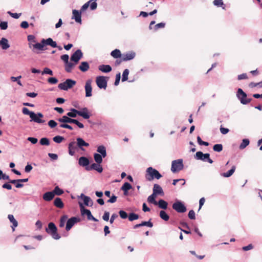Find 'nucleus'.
I'll return each mask as SVG.
<instances>
[{
    "label": "nucleus",
    "instance_id": "nucleus-49",
    "mask_svg": "<svg viewBox=\"0 0 262 262\" xmlns=\"http://www.w3.org/2000/svg\"><path fill=\"white\" fill-rule=\"evenodd\" d=\"M94 0H90L89 2H88L87 3H85L81 7V9H80V11L81 12H84L86 9H88V8L89 7V5H90V3H91L92 1H93Z\"/></svg>",
    "mask_w": 262,
    "mask_h": 262
},
{
    "label": "nucleus",
    "instance_id": "nucleus-27",
    "mask_svg": "<svg viewBox=\"0 0 262 262\" xmlns=\"http://www.w3.org/2000/svg\"><path fill=\"white\" fill-rule=\"evenodd\" d=\"M97 151L105 158L107 156L106 148L104 145H99L97 147Z\"/></svg>",
    "mask_w": 262,
    "mask_h": 262
},
{
    "label": "nucleus",
    "instance_id": "nucleus-61",
    "mask_svg": "<svg viewBox=\"0 0 262 262\" xmlns=\"http://www.w3.org/2000/svg\"><path fill=\"white\" fill-rule=\"evenodd\" d=\"M188 217L191 220H194L195 219V212L193 210H191L189 211Z\"/></svg>",
    "mask_w": 262,
    "mask_h": 262
},
{
    "label": "nucleus",
    "instance_id": "nucleus-7",
    "mask_svg": "<svg viewBox=\"0 0 262 262\" xmlns=\"http://www.w3.org/2000/svg\"><path fill=\"white\" fill-rule=\"evenodd\" d=\"M184 167L183 160L182 159L175 160L172 161L171 170L176 173L182 170Z\"/></svg>",
    "mask_w": 262,
    "mask_h": 262
},
{
    "label": "nucleus",
    "instance_id": "nucleus-55",
    "mask_svg": "<svg viewBox=\"0 0 262 262\" xmlns=\"http://www.w3.org/2000/svg\"><path fill=\"white\" fill-rule=\"evenodd\" d=\"M165 26V23H160L156 24L154 27V29L155 31H157L158 29L160 28H164Z\"/></svg>",
    "mask_w": 262,
    "mask_h": 262
},
{
    "label": "nucleus",
    "instance_id": "nucleus-30",
    "mask_svg": "<svg viewBox=\"0 0 262 262\" xmlns=\"http://www.w3.org/2000/svg\"><path fill=\"white\" fill-rule=\"evenodd\" d=\"M76 63H75L74 62H68V63H65V70L68 73H71L72 72V69L75 67Z\"/></svg>",
    "mask_w": 262,
    "mask_h": 262
},
{
    "label": "nucleus",
    "instance_id": "nucleus-57",
    "mask_svg": "<svg viewBox=\"0 0 262 262\" xmlns=\"http://www.w3.org/2000/svg\"><path fill=\"white\" fill-rule=\"evenodd\" d=\"M48 125L51 127V128H54L55 127H56L57 125V122L54 121V120H50L48 123Z\"/></svg>",
    "mask_w": 262,
    "mask_h": 262
},
{
    "label": "nucleus",
    "instance_id": "nucleus-44",
    "mask_svg": "<svg viewBox=\"0 0 262 262\" xmlns=\"http://www.w3.org/2000/svg\"><path fill=\"white\" fill-rule=\"evenodd\" d=\"M129 74V70L125 69L122 73V81L124 82L128 79V75Z\"/></svg>",
    "mask_w": 262,
    "mask_h": 262
},
{
    "label": "nucleus",
    "instance_id": "nucleus-46",
    "mask_svg": "<svg viewBox=\"0 0 262 262\" xmlns=\"http://www.w3.org/2000/svg\"><path fill=\"white\" fill-rule=\"evenodd\" d=\"M213 149L215 151L220 152L223 150V145L221 144H216L214 145Z\"/></svg>",
    "mask_w": 262,
    "mask_h": 262
},
{
    "label": "nucleus",
    "instance_id": "nucleus-26",
    "mask_svg": "<svg viewBox=\"0 0 262 262\" xmlns=\"http://www.w3.org/2000/svg\"><path fill=\"white\" fill-rule=\"evenodd\" d=\"M98 69L103 73H108L112 70V67L108 64H102L99 66Z\"/></svg>",
    "mask_w": 262,
    "mask_h": 262
},
{
    "label": "nucleus",
    "instance_id": "nucleus-2",
    "mask_svg": "<svg viewBox=\"0 0 262 262\" xmlns=\"http://www.w3.org/2000/svg\"><path fill=\"white\" fill-rule=\"evenodd\" d=\"M22 113L24 115H29L31 118L30 121L41 124L45 122L44 120L41 119L43 117V115L41 113H35L34 112L30 111L27 107H23Z\"/></svg>",
    "mask_w": 262,
    "mask_h": 262
},
{
    "label": "nucleus",
    "instance_id": "nucleus-52",
    "mask_svg": "<svg viewBox=\"0 0 262 262\" xmlns=\"http://www.w3.org/2000/svg\"><path fill=\"white\" fill-rule=\"evenodd\" d=\"M7 13L9 14L11 17L15 19H18L21 15V13H12L10 11H8Z\"/></svg>",
    "mask_w": 262,
    "mask_h": 262
},
{
    "label": "nucleus",
    "instance_id": "nucleus-41",
    "mask_svg": "<svg viewBox=\"0 0 262 262\" xmlns=\"http://www.w3.org/2000/svg\"><path fill=\"white\" fill-rule=\"evenodd\" d=\"M53 192V193L54 194V195H61L64 192L63 190L62 189H61V188H60L58 186H56L54 188Z\"/></svg>",
    "mask_w": 262,
    "mask_h": 262
},
{
    "label": "nucleus",
    "instance_id": "nucleus-32",
    "mask_svg": "<svg viewBox=\"0 0 262 262\" xmlns=\"http://www.w3.org/2000/svg\"><path fill=\"white\" fill-rule=\"evenodd\" d=\"M157 202H158L157 205H158V206L160 208L164 209V210H165L167 208L168 203L167 202H166L164 200L160 199Z\"/></svg>",
    "mask_w": 262,
    "mask_h": 262
},
{
    "label": "nucleus",
    "instance_id": "nucleus-15",
    "mask_svg": "<svg viewBox=\"0 0 262 262\" xmlns=\"http://www.w3.org/2000/svg\"><path fill=\"white\" fill-rule=\"evenodd\" d=\"M81 13L80 11L77 10L76 9L73 10L72 11V18L75 19L76 23L81 24Z\"/></svg>",
    "mask_w": 262,
    "mask_h": 262
},
{
    "label": "nucleus",
    "instance_id": "nucleus-40",
    "mask_svg": "<svg viewBox=\"0 0 262 262\" xmlns=\"http://www.w3.org/2000/svg\"><path fill=\"white\" fill-rule=\"evenodd\" d=\"M128 220L130 222L138 220L139 218V216L138 214L134 212L129 213L128 214Z\"/></svg>",
    "mask_w": 262,
    "mask_h": 262
},
{
    "label": "nucleus",
    "instance_id": "nucleus-51",
    "mask_svg": "<svg viewBox=\"0 0 262 262\" xmlns=\"http://www.w3.org/2000/svg\"><path fill=\"white\" fill-rule=\"evenodd\" d=\"M119 214L122 219H125L128 216L127 213L125 211L122 210L119 211Z\"/></svg>",
    "mask_w": 262,
    "mask_h": 262
},
{
    "label": "nucleus",
    "instance_id": "nucleus-31",
    "mask_svg": "<svg viewBox=\"0 0 262 262\" xmlns=\"http://www.w3.org/2000/svg\"><path fill=\"white\" fill-rule=\"evenodd\" d=\"M54 205L59 208H62L64 207V204L60 198H55L54 201Z\"/></svg>",
    "mask_w": 262,
    "mask_h": 262
},
{
    "label": "nucleus",
    "instance_id": "nucleus-42",
    "mask_svg": "<svg viewBox=\"0 0 262 262\" xmlns=\"http://www.w3.org/2000/svg\"><path fill=\"white\" fill-rule=\"evenodd\" d=\"M39 143L41 145L48 146L50 145V140L48 138L44 137L40 139Z\"/></svg>",
    "mask_w": 262,
    "mask_h": 262
},
{
    "label": "nucleus",
    "instance_id": "nucleus-21",
    "mask_svg": "<svg viewBox=\"0 0 262 262\" xmlns=\"http://www.w3.org/2000/svg\"><path fill=\"white\" fill-rule=\"evenodd\" d=\"M80 197L83 199L85 205L92 206L93 205V202L90 197L86 196L83 193L81 194Z\"/></svg>",
    "mask_w": 262,
    "mask_h": 262
},
{
    "label": "nucleus",
    "instance_id": "nucleus-60",
    "mask_svg": "<svg viewBox=\"0 0 262 262\" xmlns=\"http://www.w3.org/2000/svg\"><path fill=\"white\" fill-rule=\"evenodd\" d=\"M110 217V212L108 211H105L103 216L102 219L105 221H108Z\"/></svg>",
    "mask_w": 262,
    "mask_h": 262
},
{
    "label": "nucleus",
    "instance_id": "nucleus-12",
    "mask_svg": "<svg viewBox=\"0 0 262 262\" xmlns=\"http://www.w3.org/2000/svg\"><path fill=\"white\" fill-rule=\"evenodd\" d=\"M96 82L98 87L100 89H105L107 87L106 77L103 76H97L96 78Z\"/></svg>",
    "mask_w": 262,
    "mask_h": 262
},
{
    "label": "nucleus",
    "instance_id": "nucleus-62",
    "mask_svg": "<svg viewBox=\"0 0 262 262\" xmlns=\"http://www.w3.org/2000/svg\"><path fill=\"white\" fill-rule=\"evenodd\" d=\"M120 80V73H119L116 74V79H115V81L114 82V85L116 86L118 85L119 83Z\"/></svg>",
    "mask_w": 262,
    "mask_h": 262
},
{
    "label": "nucleus",
    "instance_id": "nucleus-33",
    "mask_svg": "<svg viewBox=\"0 0 262 262\" xmlns=\"http://www.w3.org/2000/svg\"><path fill=\"white\" fill-rule=\"evenodd\" d=\"M235 166H233L231 169L228 170L227 172L221 173V176L225 178H229L233 174L235 170Z\"/></svg>",
    "mask_w": 262,
    "mask_h": 262
},
{
    "label": "nucleus",
    "instance_id": "nucleus-22",
    "mask_svg": "<svg viewBox=\"0 0 262 262\" xmlns=\"http://www.w3.org/2000/svg\"><path fill=\"white\" fill-rule=\"evenodd\" d=\"M42 42H43L45 46H50L52 48L57 47L56 42L54 41L51 38H48L46 39H42Z\"/></svg>",
    "mask_w": 262,
    "mask_h": 262
},
{
    "label": "nucleus",
    "instance_id": "nucleus-59",
    "mask_svg": "<svg viewBox=\"0 0 262 262\" xmlns=\"http://www.w3.org/2000/svg\"><path fill=\"white\" fill-rule=\"evenodd\" d=\"M60 58L64 63H68L69 62V56L68 54H64L61 56Z\"/></svg>",
    "mask_w": 262,
    "mask_h": 262
},
{
    "label": "nucleus",
    "instance_id": "nucleus-18",
    "mask_svg": "<svg viewBox=\"0 0 262 262\" xmlns=\"http://www.w3.org/2000/svg\"><path fill=\"white\" fill-rule=\"evenodd\" d=\"M91 80H88L85 84V96L86 97H89L92 96V88L91 86Z\"/></svg>",
    "mask_w": 262,
    "mask_h": 262
},
{
    "label": "nucleus",
    "instance_id": "nucleus-36",
    "mask_svg": "<svg viewBox=\"0 0 262 262\" xmlns=\"http://www.w3.org/2000/svg\"><path fill=\"white\" fill-rule=\"evenodd\" d=\"M157 195H154L152 193L147 198V201L149 203L153 204L155 205H157L158 202L156 201Z\"/></svg>",
    "mask_w": 262,
    "mask_h": 262
},
{
    "label": "nucleus",
    "instance_id": "nucleus-56",
    "mask_svg": "<svg viewBox=\"0 0 262 262\" xmlns=\"http://www.w3.org/2000/svg\"><path fill=\"white\" fill-rule=\"evenodd\" d=\"M8 28V23L7 21H1L0 28L2 30H6Z\"/></svg>",
    "mask_w": 262,
    "mask_h": 262
},
{
    "label": "nucleus",
    "instance_id": "nucleus-6",
    "mask_svg": "<svg viewBox=\"0 0 262 262\" xmlns=\"http://www.w3.org/2000/svg\"><path fill=\"white\" fill-rule=\"evenodd\" d=\"M236 97L241 103L245 105L250 103L252 100L251 98H247V94L241 88L237 89Z\"/></svg>",
    "mask_w": 262,
    "mask_h": 262
},
{
    "label": "nucleus",
    "instance_id": "nucleus-1",
    "mask_svg": "<svg viewBox=\"0 0 262 262\" xmlns=\"http://www.w3.org/2000/svg\"><path fill=\"white\" fill-rule=\"evenodd\" d=\"M70 111V112H68L67 115L71 118H76L78 115L84 119H88L91 116L89 111L86 107L82 108L80 111L73 108H71Z\"/></svg>",
    "mask_w": 262,
    "mask_h": 262
},
{
    "label": "nucleus",
    "instance_id": "nucleus-13",
    "mask_svg": "<svg viewBox=\"0 0 262 262\" xmlns=\"http://www.w3.org/2000/svg\"><path fill=\"white\" fill-rule=\"evenodd\" d=\"M83 54L80 49L77 50L71 56V61L77 63L82 58Z\"/></svg>",
    "mask_w": 262,
    "mask_h": 262
},
{
    "label": "nucleus",
    "instance_id": "nucleus-9",
    "mask_svg": "<svg viewBox=\"0 0 262 262\" xmlns=\"http://www.w3.org/2000/svg\"><path fill=\"white\" fill-rule=\"evenodd\" d=\"M194 157L197 160H200L203 162H208L210 164L213 162V160L210 158V154L208 153L204 154L200 151H197Z\"/></svg>",
    "mask_w": 262,
    "mask_h": 262
},
{
    "label": "nucleus",
    "instance_id": "nucleus-38",
    "mask_svg": "<svg viewBox=\"0 0 262 262\" xmlns=\"http://www.w3.org/2000/svg\"><path fill=\"white\" fill-rule=\"evenodd\" d=\"M94 158L95 162L98 164H100L102 162L103 158V156L98 153H95L94 154Z\"/></svg>",
    "mask_w": 262,
    "mask_h": 262
},
{
    "label": "nucleus",
    "instance_id": "nucleus-48",
    "mask_svg": "<svg viewBox=\"0 0 262 262\" xmlns=\"http://www.w3.org/2000/svg\"><path fill=\"white\" fill-rule=\"evenodd\" d=\"M64 140V138L60 136H56L53 138V140L57 143H60Z\"/></svg>",
    "mask_w": 262,
    "mask_h": 262
},
{
    "label": "nucleus",
    "instance_id": "nucleus-45",
    "mask_svg": "<svg viewBox=\"0 0 262 262\" xmlns=\"http://www.w3.org/2000/svg\"><path fill=\"white\" fill-rule=\"evenodd\" d=\"M132 188V185L128 182H125L122 186L121 189L125 190V191H128Z\"/></svg>",
    "mask_w": 262,
    "mask_h": 262
},
{
    "label": "nucleus",
    "instance_id": "nucleus-14",
    "mask_svg": "<svg viewBox=\"0 0 262 262\" xmlns=\"http://www.w3.org/2000/svg\"><path fill=\"white\" fill-rule=\"evenodd\" d=\"M80 221V219L77 217H72L67 221L66 229L67 231H69L72 227L77 222Z\"/></svg>",
    "mask_w": 262,
    "mask_h": 262
},
{
    "label": "nucleus",
    "instance_id": "nucleus-19",
    "mask_svg": "<svg viewBox=\"0 0 262 262\" xmlns=\"http://www.w3.org/2000/svg\"><path fill=\"white\" fill-rule=\"evenodd\" d=\"M76 143L77 146L82 151H84L83 146H89V144L86 142L82 138L78 137L76 139Z\"/></svg>",
    "mask_w": 262,
    "mask_h": 262
},
{
    "label": "nucleus",
    "instance_id": "nucleus-16",
    "mask_svg": "<svg viewBox=\"0 0 262 262\" xmlns=\"http://www.w3.org/2000/svg\"><path fill=\"white\" fill-rule=\"evenodd\" d=\"M92 169L95 170L99 173H101L103 171V168L98 163H93L91 166L85 167V170L87 171H90Z\"/></svg>",
    "mask_w": 262,
    "mask_h": 262
},
{
    "label": "nucleus",
    "instance_id": "nucleus-23",
    "mask_svg": "<svg viewBox=\"0 0 262 262\" xmlns=\"http://www.w3.org/2000/svg\"><path fill=\"white\" fill-rule=\"evenodd\" d=\"M153 193L154 195H163V191L162 187L158 184H154L153 188Z\"/></svg>",
    "mask_w": 262,
    "mask_h": 262
},
{
    "label": "nucleus",
    "instance_id": "nucleus-24",
    "mask_svg": "<svg viewBox=\"0 0 262 262\" xmlns=\"http://www.w3.org/2000/svg\"><path fill=\"white\" fill-rule=\"evenodd\" d=\"M54 194L52 191H48L43 194L42 199L46 201H50L54 198Z\"/></svg>",
    "mask_w": 262,
    "mask_h": 262
},
{
    "label": "nucleus",
    "instance_id": "nucleus-35",
    "mask_svg": "<svg viewBox=\"0 0 262 262\" xmlns=\"http://www.w3.org/2000/svg\"><path fill=\"white\" fill-rule=\"evenodd\" d=\"M159 216L164 221H168L169 219V215L164 210H161L159 212Z\"/></svg>",
    "mask_w": 262,
    "mask_h": 262
},
{
    "label": "nucleus",
    "instance_id": "nucleus-4",
    "mask_svg": "<svg viewBox=\"0 0 262 262\" xmlns=\"http://www.w3.org/2000/svg\"><path fill=\"white\" fill-rule=\"evenodd\" d=\"M58 121L61 123L75 124L80 128H83L84 127V125L82 123L80 122L76 119H73V118L68 116L67 115L63 116L62 117L58 118Z\"/></svg>",
    "mask_w": 262,
    "mask_h": 262
},
{
    "label": "nucleus",
    "instance_id": "nucleus-47",
    "mask_svg": "<svg viewBox=\"0 0 262 262\" xmlns=\"http://www.w3.org/2000/svg\"><path fill=\"white\" fill-rule=\"evenodd\" d=\"M151 219H150L148 221H143L141 224V226H147L148 227L151 228L153 227V223L150 221Z\"/></svg>",
    "mask_w": 262,
    "mask_h": 262
},
{
    "label": "nucleus",
    "instance_id": "nucleus-25",
    "mask_svg": "<svg viewBox=\"0 0 262 262\" xmlns=\"http://www.w3.org/2000/svg\"><path fill=\"white\" fill-rule=\"evenodd\" d=\"M0 46L3 50L8 49L10 47L8 39L6 38H2L1 40H0Z\"/></svg>",
    "mask_w": 262,
    "mask_h": 262
},
{
    "label": "nucleus",
    "instance_id": "nucleus-39",
    "mask_svg": "<svg viewBox=\"0 0 262 262\" xmlns=\"http://www.w3.org/2000/svg\"><path fill=\"white\" fill-rule=\"evenodd\" d=\"M250 143L249 140L248 139H244L242 140V143L239 145V149H243L246 148Z\"/></svg>",
    "mask_w": 262,
    "mask_h": 262
},
{
    "label": "nucleus",
    "instance_id": "nucleus-29",
    "mask_svg": "<svg viewBox=\"0 0 262 262\" xmlns=\"http://www.w3.org/2000/svg\"><path fill=\"white\" fill-rule=\"evenodd\" d=\"M32 46L34 49L43 51L44 50V47L45 46V45L43 42H42V39H41L40 42H37L35 44L33 45Z\"/></svg>",
    "mask_w": 262,
    "mask_h": 262
},
{
    "label": "nucleus",
    "instance_id": "nucleus-50",
    "mask_svg": "<svg viewBox=\"0 0 262 262\" xmlns=\"http://www.w3.org/2000/svg\"><path fill=\"white\" fill-rule=\"evenodd\" d=\"M41 74H42V75H43V74H49L50 75H53V71L48 68H44L43 71L42 72Z\"/></svg>",
    "mask_w": 262,
    "mask_h": 262
},
{
    "label": "nucleus",
    "instance_id": "nucleus-63",
    "mask_svg": "<svg viewBox=\"0 0 262 262\" xmlns=\"http://www.w3.org/2000/svg\"><path fill=\"white\" fill-rule=\"evenodd\" d=\"M2 188L4 189H7L8 190H11L12 189V186L9 183V182L8 183H5L2 185Z\"/></svg>",
    "mask_w": 262,
    "mask_h": 262
},
{
    "label": "nucleus",
    "instance_id": "nucleus-5",
    "mask_svg": "<svg viewBox=\"0 0 262 262\" xmlns=\"http://www.w3.org/2000/svg\"><path fill=\"white\" fill-rule=\"evenodd\" d=\"M146 179L149 181H151L155 178L158 180L162 177L160 172L151 167H149L146 169Z\"/></svg>",
    "mask_w": 262,
    "mask_h": 262
},
{
    "label": "nucleus",
    "instance_id": "nucleus-43",
    "mask_svg": "<svg viewBox=\"0 0 262 262\" xmlns=\"http://www.w3.org/2000/svg\"><path fill=\"white\" fill-rule=\"evenodd\" d=\"M68 216L66 215L61 216L59 222V227H63L65 225V223L67 221Z\"/></svg>",
    "mask_w": 262,
    "mask_h": 262
},
{
    "label": "nucleus",
    "instance_id": "nucleus-64",
    "mask_svg": "<svg viewBox=\"0 0 262 262\" xmlns=\"http://www.w3.org/2000/svg\"><path fill=\"white\" fill-rule=\"evenodd\" d=\"M29 24L27 21H23L21 23L20 26L23 29H27L29 27Z\"/></svg>",
    "mask_w": 262,
    "mask_h": 262
},
{
    "label": "nucleus",
    "instance_id": "nucleus-8",
    "mask_svg": "<svg viewBox=\"0 0 262 262\" xmlns=\"http://www.w3.org/2000/svg\"><path fill=\"white\" fill-rule=\"evenodd\" d=\"M76 83V81L74 80L67 79L64 82L58 84V88L62 90L67 91L68 89L72 88Z\"/></svg>",
    "mask_w": 262,
    "mask_h": 262
},
{
    "label": "nucleus",
    "instance_id": "nucleus-34",
    "mask_svg": "<svg viewBox=\"0 0 262 262\" xmlns=\"http://www.w3.org/2000/svg\"><path fill=\"white\" fill-rule=\"evenodd\" d=\"M89 68V64L86 61L82 62L79 66V69L83 72L87 71Z\"/></svg>",
    "mask_w": 262,
    "mask_h": 262
},
{
    "label": "nucleus",
    "instance_id": "nucleus-20",
    "mask_svg": "<svg viewBox=\"0 0 262 262\" xmlns=\"http://www.w3.org/2000/svg\"><path fill=\"white\" fill-rule=\"evenodd\" d=\"M90 164L89 159L85 157H81L78 159V164L82 167H88Z\"/></svg>",
    "mask_w": 262,
    "mask_h": 262
},
{
    "label": "nucleus",
    "instance_id": "nucleus-17",
    "mask_svg": "<svg viewBox=\"0 0 262 262\" xmlns=\"http://www.w3.org/2000/svg\"><path fill=\"white\" fill-rule=\"evenodd\" d=\"M136 56V53L134 52L131 51L123 54L122 55V60L123 61H126L133 59Z\"/></svg>",
    "mask_w": 262,
    "mask_h": 262
},
{
    "label": "nucleus",
    "instance_id": "nucleus-58",
    "mask_svg": "<svg viewBox=\"0 0 262 262\" xmlns=\"http://www.w3.org/2000/svg\"><path fill=\"white\" fill-rule=\"evenodd\" d=\"M213 4L217 7H221L224 5L223 0H214Z\"/></svg>",
    "mask_w": 262,
    "mask_h": 262
},
{
    "label": "nucleus",
    "instance_id": "nucleus-3",
    "mask_svg": "<svg viewBox=\"0 0 262 262\" xmlns=\"http://www.w3.org/2000/svg\"><path fill=\"white\" fill-rule=\"evenodd\" d=\"M46 231L54 239L58 240L61 237L59 234L57 233V228L56 226L53 222H50L48 224V227L46 228Z\"/></svg>",
    "mask_w": 262,
    "mask_h": 262
},
{
    "label": "nucleus",
    "instance_id": "nucleus-11",
    "mask_svg": "<svg viewBox=\"0 0 262 262\" xmlns=\"http://www.w3.org/2000/svg\"><path fill=\"white\" fill-rule=\"evenodd\" d=\"M172 208L179 213H184L186 212L187 209L185 205L180 201H176L172 204Z\"/></svg>",
    "mask_w": 262,
    "mask_h": 262
},
{
    "label": "nucleus",
    "instance_id": "nucleus-10",
    "mask_svg": "<svg viewBox=\"0 0 262 262\" xmlns=\"http://www.w3.org/2000/svg\"><path fill=\"white\" fill-rule=\"evenodd\" d=\"M80 212L82 215H86L88 220H92L94 222H98V220L94 217L90 210L84 208L82 203H79Z\"/></svg>",
    "mask_w": 262,
    "mask_h": 262
},
{
    "label": "nucleus",
    "instance_id": "nucleus-53",
    "mask_svg": "<svg viewBox=\"0 0 262 262\" xmlns=\"http://www.w3.org/2000/svg\"><path fill=\"white\" fill-rule=\"evenodd\" d=\"M48 82L50 84H55L58 82V79L55 77H50L48 79Z\"/></svg>",
    "mask_w": 262,
    "mask_h": 262
},
{
    "label": "nucleus",
    "instance_id": "nucleus-28",
    "mask_svg": "<svg viewBox=\"0 0 262 262\" xmlns=\"http://www.w3.org/2000/svg\"><path fill=\"white\" fill-rule=\"evenodd\" d=\"M8 218L10 222L12 224V229L14 231L15 230V228L18 226L17 221L14 219V216L12 214H9L8 216Z\"/></svg>",
    "mask_w": 262,
    "mask_h": 262
},
{
    "label": "nucleus",
    "instance_id": "nucleus-37",
    "mask_svg": "<svg viewBox=\"0 0 262 262\" xmlns=\"http://www.w3.org/2000/svg\"><path fill=\"white\" fill-rule=\"evenodd\" d=\"M111 55L115 58H118L120 57H122V55L121 52L118 49H115L111 52Z\"/></svg>",
    "mask_w": 262,
    "mask_h": 262
},
{
    "label": "nucleus",
    "instance_id": "nucleus-54",
    "mask_svg": "<svg viewBox=\"0 0 262 262\" xmlns=\"http://www.w3.org/2000/svg\"><path fill=\"white\" fill-rule=\"evenodd\" d=\"M90 9L91 10H95L97 9V3H96V0H94L91 3H90Z\"/></svg>",
    "mask_w": 262,
    "mask_h": 262
}]
</instances>
